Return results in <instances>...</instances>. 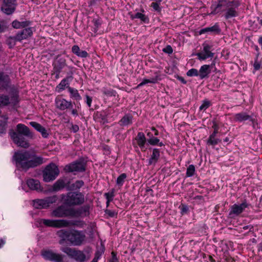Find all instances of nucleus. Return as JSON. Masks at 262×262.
<instances>
[{
  "label": "nucleus",
  "instance_id": "31",
  "mask_svg": "<svg viewBox=\"0 0 262 262\" xmlns=\"http://www.w3.org/2000/svg\"><path fill=\"white\" fill-rule=\"evenodd\" d=\"M130 18L132 19H134L135 18L139 19L142 22L145 24H148L149 21L148 17L140 12H137L134 15H130Z\"/></svg>",
  "mask_w": 262,
  "mask_h": 262
},
{
  "label": "nucleus",
  "instance_id": "8",
  "mask_svg": "<svg viewBox=\"0 0 262 262\" xmlns=\"http://www.w3.org/2000/svg\"><path fill=\"white\" fill-rule=\"evenodd\" d=\"M58 201V196L53 195L46 198L44 199H37L34 200L33 206L36 209H46L51 204L55 203Z\"/></svg>",
  "mask_w": 262,
  "mask_h": 262
},
{
  "label": "nucleus",
  "instance_id": "40",
  "mask_svg": "<svg viewBox=\"0 0 262 262\" xmlns=\"http://www.w3.org/2000/svg\"><path fill=\"white\" fill-rule=\"evenodd\" d=\"M74 105L75 108H73L69 111L73 116L77 117L79 116L78 111L81 108V104L80 103H74Z\"/></svg>",
  "mask_w": 262,
  "mask_h": 262
},
{
  "label": "nucleus",
  "instance_id": "53",
  "mask_svg": "<svg viewBox=\"0 0 262 262\" xmlns=\"http://www.w3.org/2000/svg\"><path fill=\"white\" fill-rule=\"evenodd\" d=\"M186 75L188 77L199 76V71L196 69L192 68L187 72Z\"/></svg>",
  "mask_w": 262,
  "mask_h": 262
},
{
  "label": "nucleus",
  "instance_id": "10",
  "mask_svg": "<svg viewBox=\"0 0 262 262\" xmlns=\"http://www.w3.org/2000/svg\"><path fill=\"white\" fill-rule=\"evenodd\" d=\"M60 205L51 212V215L56 217H63L66 215V195L64 194L58 196V201L56 202Z\"/></svg>",
  "mask_w": 262,
  "mask_h": 262
},
{
  "label": "nucleus",
  "instance_id": "54",
  "mask_svg": "<svg viewBox=\"0 0 262 262\" xmlns=\"http://www.w3.org/2000/svg\"><path fill=\"white\" fill-rule=\"evenodd\" d=\"M249 121L251 122L253 129L257 130L260 128L259 124L258 123L257 119L256 118H253L251 116V119H250Z\"/></svg>",
  "mask_w": 262,
  "mask_h": 262
},
{
  "label": "nucleus",
  "instance_id": "23",
  "mask_svg": "<svg viewBox=\"0 0 262 262\" xmlns=\"http://www.w3.org/2000/svg\"><path fill=\"white\" fill-rule=\"evenodd\" d=\"M199 71V76L201 79L208 78L211 73V69H209L208 64H204L201 67Z\"/></svg>",
  "mask_w": 262,
  "mask_h": 262
},
{
  "label": "nucleus",
  "instance_id": "33",
  "mask_svg": "<svg viewBox=\"0 0 262 262\" xmlns=\"http://www.w3.org/2000/svg\"><path fill=\"white\" fill-rule=\"evenodd\" d=\"M238 12L235 10V8L230 7L227 10L224 14V17L226 19H228L232 17H236L238 16Z\"/></svg>",
  "mask_w": 262,
  "mask_h": 262
},
{
  "label": "nucleus",
  "instance_id": "64",
  "mask_svg": "<svg viewBox=\"0 0 262 262\" xmlns=\"http://www.w3.org/2000/svg\"><path fill=\"white\" fill-rule=\"evenodd\" d=\"M244 230L249 229V231L246 234H248L249 233H254V226L251 225H246L243 227Z\"/></svg>",
  "mask_w": 262,
  "mask_h": 262
},
{
  "label": "nucleus",
  "instance_id": "29",
  "mask_svg": "<svg viewBox=\"0 0 262 262\" xmlns=\"http://www.w3.org/2000/svg\"><path fill=\"white\" fill-rule=\"evenodd\" d=\"M27 184L30 189L38 190L40 189V184L38 180L34 179H30L27 180Z\"/></svg>",
  "mask_w": 262,
  "mask_h": 262
},
{
  "label": "nucleus",
  "instance_id": "37",
  "mask_svg": "<svg viewBox=\"0 0 262 262\" xmlns=\"http://www.w3.org/2000/svg\"><path fill=\"white\" fill-rule=\"evenodd\" d=\"M76 68L73 67H67V85H69L68 82L73 79V75L75 72Z\"/></svg>",
  "mask_w": 262,
  "mask_h": 262
},
{
  "label": "nucleus",
  "instance_id": "50",
  "mask_svg": "<svg viewBox=\"0 0 262 262\" xmlns=\"http://www.w3.org/2000/svg\"><path fill=\"white\" fill-rule=\"evenodd\" d=\"M92 23H93L94 26L93 31L95 33H96L98 30L99 27L101 25V23L100 20L98 18H94L92 20Z\"/></svg>",
  "mask_w": 262,
  "mask_h": 262
},
{
  "label": "nucleus",
  "instance_id": "58",
  "mask_svg": "<svg viewBox=\"0 0 262 262\" xmlns=\"http://www.w3.org/2000/svg\"><path fill=\"white\" fill-rule=\"evenodd\" d=\"M259 57H255L254 58V63L253 64V68L255 71L259 70L261 68V61H258Z\"/></svg>",
  "mask_w": 262,
  "mask_h": 262
},
{
  "label": "nucleus",
  "instance_id": "26",
  "mask_svg": "<svg viewBox=\"0 0 262 262\" xmlns=\"http://www.w3.org/2000/svg\"><path fill=\"white\" fill-rule=\"evenodd\" d=\"M251 116L248 115L245 112H242L239 113L235 114L234 116V120L237 122H243L251 119Z\"/></svg>",
  "mask_w": 262,
  "mask_h": 262
},
{
  "label": "nucleus",
  "instance_id": "63",
  "mask_svg": "<svg viewBox=\"0 0 262 262\" xmlns=\"http://www.w3.org/2000/svg\"><path fill=\"white\" fill-rule=\"evenodd\" d=\"M162 51L168 54H171L173 52V49L170 45H167L165 48L163 49Z\"/></svg>",
  "mask_w": 262,
  "mask_h": 262
},
{
  "label": "nucleus",
  "instance_id": "49",
  "mask_svg": "<svg viewBox=\"0 0 262 262\" xmlns=\"http://www.w3.org/2000/svg\"><path fill=\"white\" fill-rule=\"evenodd\" d=\"M66 226V220H55L54 227L55 228H61Z\"/></svg>",
  "mask_w": 262,
  "mask_h": 262
},
{
  "label": "nucleus",
  "instance_id": "36",
  "mask_svg": "<svg viewBox=\"0 0 262 262\" xmlns=\"http://www.w3.org/2000/svg\"><path fill=\"white\" fill-rule=\"evenodd\" d=\"M147 144L152 146H165V144L160 141V139L156 137L151 139H147Z\"/></svg>",
  "mask_w": 262,
  "mask_h": 262
},
{
  "label": "nucleus",
  "instance_id": "61",
  "mask_svg": "<svg viewBox=\"0 0 262 262\" xmlns=\"http://www.w3.org/2000/svg\"><path fill=\"white\" fill-rule=\"evenodd\" d=\"M105 214L107 215L110 217H114L115 216H117V212H115L114 210L106 209L104 211Z\"/></svg>",
  "mask_w": 262,
  "mask_h": 262
},
{
  "label": "nucleus",
  "instance_id": "44",
  "mask_svg": "<svg viewBox=\"0 0 262 262\" xmlns=\"http://www.w3.org/2000/svg\"><path fill=\"white\" fill-rule=\"evenodd\" d=\"M127 177V175L125 173H121L119 177L117 178L116 180V184L118 186H122L125 180Z\"/></svg>",
  "mask_w": 262,
  "mask_h": 262
},
{
  "label": "nucleus",
  "instance_id": "46",
  "mask_svg": "<svg viewBox=\"0 0 262 262\" xmlns=\"http://www.w3.org/2000/svg\"><path fill=\"white\" fill-rule=\"evenodd\" d=\"M241 5V2L239 0H233L232 1H227L226 6L227 7H232L234 8H237Z\"/></svg>",
  "mask_w": 262,
  "mask_h": 262
},
{
  "label": "nucleus",
  "instance_id": "12",
  "mask_svg": "<svg viewBox=\"0 0 262 262\" xmlns=\"http://www.w3.org/2000/svg\"><path fill=\"white\" fill-rule=\"evenodd\" d=\"M41 255L46 260L55 262H61L62 260V257L61 255L55 253L51 250H42Z\"/></svg>",
  "mask_w": 262,
  "mask_h": 262
},
{
  "label": "nucleus",
  "instance_id": "48",
  "mask_svg": "<svg viewBox=\"0 0 262 262\" xmlns=\"http://www.w3.org/2000/svg\"><path fill=\"white\" fill-rule=\"evenodd\" d=\"M115 189L112 188L109 192L105 193L104 196L105 197L106 200H108V201H112L115 196Z\"/></svg>",
  "mask_w": 262,
  "mask_h": 262
},
{
  "label": "nucleus",
  "instance_id": "2",
  "mask_svg": "<svg viewBox=\"0 0 262 262\" xmlns=\"http://www.w3.org/2000/svg\"><path fill=\"white\" fill-rule=\"evenodd\" d=\"M12 161L18 169L25 171L43 163V159L41 157H37L28 151L23 150L15 152L12 157Z\"/></svg>",
  "mask_w": 262,
  "mask_h": 262
},
{
  "label": "nucleus",
  "instance_id": "13",
  "mask_svg": "<svg viewBox=\"0 0 262 262\" xmlns=\"http://www.w3.org/2000/svg\"><path fill=\"white\" fill-rule=\"evenodd\" d=\"M16 0H4L2 10L7 15L12 14L16 8Z\"/></svg>",
  "mask_w": 262,
  "mask_h": 262
},
{
  "label": "nucleus",
  "instance_id": "3",
  "mask_svg": "<svg viewBox=\"0 0 262 262\" xmlns=\"http://www.w3.org/2000/svg\"><path fill=\"white\" fill-rule=\"evenodd\" d=\"M9 134L14 142L17 146L27 148L29 144L26 140L25 137L32 138L33 135L28 127L24 124L19 123L16 125V130H10Z\"/></svg>",
  "mask_w": 262,
  "mask_h": 262
},
{
  "label": "nucleus",
  "instance_id": "28",
  "mask_svg": "<svg viewBox=\"0 0 262 262\" xmlns=\"http://www.w3.org/2000/svg\"><path fill=\"white\" fill-rule=\"evenodd\" d=\"M9 83V76L4 73H0V89H6Z\"/></svg>",
  "mask_w": 262,
  "mask_h": 262
},
{
  "label": "nucleus",
  "instance_id": "62",
  "mask_svg": "<svg viewBox=\"0 0 262 262\" xmlns=\"http://www.w3.org/2000/svg\"><path fill=\"white\" fill-rule=\"evenodd\" d=\"M160 3L153 2L151 4V7L157 12H160L161 11V8L160 7Z\"/></svg>",
  "mask_w": 262,
  "mask_h": 262
},
{
  "label": "nucleus",
  "instance_id": "11",
  "mask_svg": "<svg viewBox=\"0 0 262 262\" xmlns=\"http://www.w3.org/2000/svg\"><path fill=\"white\" fill-rule=\"evenodd\" d=\"M250 204L245 200L241 204L238 205L234 204L230 207L229 213V217L233 218L235 216H238L241 214L246 208H248Z\"/></svg>",
  "mask_w": 262,
  "mask_h": 262
},
{
  "label": "nucleus",
  "instance_id": "16",
  "mask_svg": "<svg viewBox=\"0 0 262 262\" xmlns=\"http://www.w3.org/2000/svg\"><path fill=\"white\" fill-rule=\"evenodd\" d=\"M227 0H218L217 2H214L211 5L210 9L212 10L210 12V15H215L219 13L222 12L223 10L222 7L226 6V4Z\"/></svg>",
  "mask_w": 262,
  "mask_h": 262
},
{
  "label": "nucleus",
  "instance_id": "5",
  "mask_svg": "<svg viewBox=\"0 0 262 262\" xmlns=\"http://www.w3.org/2000/svg\"><path fill=\"white\" fill-rule=\"evenodd\" d=\"M88 162L87 157H80L78 159L67 164V173H72L76 175L84 172L86 170Z\"/></svg>",
  "mask_w": 262,
  "mask_h": 262
},
{
  "label": "nucleus",
  "instance_id": "59",
  "mask_svg": "<svg viewBox=\"0 0 262 262\" xmlns=\"http://www.w3.org/2000/svg\"><path fill=\"white\" fill-rule=\"evenodd\" d=\"M215 140L216 138L215 137H213V138L212 137H209L208 139L206 141L207 145L212 146L216 145V142Z\"/></svg>",
  "mask_w": 262,
  "mask_h": 262
},
{
  "label": "nucleus",
  "instance_id": "14",
  "mask_svg": "<svg viewBox=\"0 0 262 262\" xmlns=\"http://www.w3.org/2000/svg\"><path fill=\"white\" fill-rule=\"evenodd\" d=\"M33 35L32 28L28 27L25 28L17 32L15 35V38L17 41L20 42L23 40L27 39L28 38L31 37Z\"/></svg>",
  "mask_w": 262,
  "mask_h": 262
},
{
  "label": "nucleus",
  "instance_id": "6",
  "mask_svg": "<svg viewBox=\"0 0 262 262\" xmlns=\"http://www.w3.org/2000/svg\"><path fill=\"white\" fill-rule=\"evenodd\" d=\"M85 238L82 231L73 228H67V243L73 246H80Z\"/></svg>",
  "mask_w": 262,
  "mask_h": 262
},
{
  "label": "nucleus",
  "instance_id": "45",
  "mask_svg": "<svg viewBox=\"0 0 262 262\" xmlns=\"http://www.w3.org/2000/svg\"><path fill=\"white\" fill-rule=\"evenodd\" d=\"M195 171V168L194 165L192 164L189 165L187 168L186 177L188 178L192 177L194 174Z\"/></svg>",
  "mask_w": 262,
  "mask_h": 262
},
{
  "label": "nucleus",
  "instance_id": "4",
  "mask_svg": "<svg viewBox=\"0 0 262 262\" xmlns=\"http://www.w3.org/2000/svg\"><path fill=\"white\" fill-rule=\"evenodd\" d=\"M92 248L88 246L85 248L83 251L76 250L69 247H67V255L77 262H86L91 258Z\"/></svg>",
  "mask_w": 262,
  "mask_h": 262
},
{
  "label": "nucleus",
  "instance_id": "1",
  "mask_svg": "<svg viewBox=\"0 0 262 262\" xmlns=\"http://www.w3.org/2000/svg\"><path fill=\"white\" fill-rule=\"evenodd\" d=\"M85 201L84 195L80 191L67 193V217L79 218L89 216L90 212L89 204L82 205Z\"/></svg>",
  "mask_w": 262,
  "mask_h": 262
},
{
  "label": "nucleus",
  "instance_id": "42",
  "mask_svg": "<svg viewBox=\"0 0 262 262\" xmlns=\"http://www.w3.org/2000/svg\"><path fill=\"white\" fill-rule=\"evenodd\" d=\"M57 235L60 238L59 244L62 245L66 241V230L61 229L57 232Z\"/></svg>",
  "mask_w": 262,
  "mask_h": 262
},
{
  "label": "nucleus",
  "instance_id": "34",
  "mask_svg": "<svg viewBox=\"0 0 262 262\" xmlns=\"http://www.w3.org/2000/svg\"><path fill=\"white\" fill-rule=\"evenodd\" d=\"M66 186V182L63 179H59L53 186V190L58 191L64 188Z\"/></svg>",
  "mask_w": 262,
  "mask_h": 262
},
{
  "label": "nucleus",
  "instance_id": "43",
  "mask_svg": "<svg viewBox=\"0 0 262 262\" xmlns=\"http://www.w3.org/2000/svg\"><path fill=\"white\" fill-rule=\"evenodd\" d=\"M103 94L108 97H116L117 96L118 97V95H117V92L113 89H104L103 91Z\"/></svg>",
  "mask_w": 262,
  "mask_h": 262
},
{
  "label": "nucleus",
  "instance_id": "17",
  "mask_svg": "<svg viewBox=\"0 0 262 262\" xmlns=\"http://www.w3.org/2000/svg\"><path fill=\"white\" fill-rule=\"evenodd\" d=\"M221 31L222 30L219 23H216L213 26L201 29L199 31V34L201 35L206 33H210L213 35H219L221 34Z\"/></svg>",
  "mask_w": 262,
  "mask_h": 262
},
{
  "label": "nucleus",
  "instance_id": "55",
  "mask_svg": "<svg viewBox=\"0 0 262 262\" xmlns=\"http://www.w3.org/2000/svg\"><path fill=\"white\" fill-rule=\"evenodd\" d=\"M7 123L6 121H0V135L6 132Z\"/></svg>",
  "mask_w": 262,
  "mask_h": 262
},
{
  "label": "nucleus",
  "instance_id": "19",
  "mask_svg": "<svg viewBox=\"0 0 262 262\" xmlns=\"http://www.w3.org/2000/svg\"><path fill=\"white\" fill-rule=\"evenodd\" d=\"M84 185L83 180H76L74 183H71L69 181L67 182V190L70 191H79V189Z\"/></svg>",
  "mask_w": 262,
  "mask_h": 262
},
{
  "label": "nucleus",
  "instance_id": "52",
  "mask_svg": "<svg viewBox=\"0 0 262 262\" xmlns=\"http://www.w3.org/2000/svg\"><path fill=\"white\" fill-rule=\"evenodd\" d=\"M66 88V79H63L60 83L56 86V91L60 93L62 90H64Z\"/></svg>",
  "mask_w": 262,
  "mask_h": 262
},
{
  "label": "nucleus",
  "instance_id": "15",
  "mask_svg": "<svg viewBox=\"0 0 262 262\" xmlns=\"http://www.w3.org/2000/svg\"><path fill=\"white\" fill-rule=\"evenodd\" d=\"M108 113L107 111L102 110L101 111H97L94 114V119L96 121L99 122L100 124H104L108 122L107 116Z\"/></svg>",
  "mask_w": 262,
  "mask_h": 262
},
{
  "label": "nucleus",
  "instance_id": "47",
  "mask_svg": "<svg viewBox=\"0 0 262 262\" xmlns=\"http://www.w3.org/2000/svg\"><path fill=\"white\" fill-rule=\"evenodd\" d=\"M179 208L180 209V213L182 215L188 214L189 211L188 206L184 203H181L179 206Z\"/></svg>",
  "mask_w": 262,
  "mask_h": 262
},
{
  "label": "nucleus",
  "instance_id": "41",
  "mask_svg": "<svg viewBox=\"0 0 262 262\" xmlns=\"http://www.w3.org/2000/svg\"><path fill=\"white\" fill-rule=\"evenodd\" d=\"M10 103V99L8 96L0 95V106L7 105Z\"/></svg>",
  "mask_w": 262,
  "mask_h": 262
},
{
  "label": "nucleus",
  "instance_id": "30",
  "mask_svg": "<svg viewBox=\"0 0 262 262\" xmlns=\"http://www.w3.org/2000/svg\"><path fill=\"white\" fill-rule=\"evenodd\" d=\"M30 24L31 22L28 20L19 21L17 20H14L12 23V26L13 28L18 29L27 27L30 25Z\"/></svg>",
  "mask_w": 262,
  "mask_h": 262
},
{
  "label": "nucleus",
  "instance_id": "20",
  "mask_svg": "<svg viewBox=\"0 0 262 262\" xmlns=\"http://www.w3.org/2000/svg\"><path fill=\"white\" fill-rule=\"evenodd\" d=\"M67 91L68 92L69 97L72 100L76 101V103H80L79 101L81 100L82 97L76 89L67 85Z\"/></svg>",
  "mask_w": 262,
  "mask_h": 262
},
{
  "label": "nucleus",
  "instance_id": "21",
  "mask_svg": "<svg viewBox=\"0 0 262 262\" xmlns=\"http://www.w3.org/2000/svg\"><path fill=\"white\" fill-rule=\"evenodd\" d=\"M149 150H152V154L148 160V165H151L152 164H156L158 161L160 157V151L159 148L149 147Z\"/></svg>",
  "mask_w": 262,
  "mask_h": 262
},
{
  "label": "nucleus",
  "instance_id": "51",
  "mask_svg": "<svg viewBox=\"0 0 262 262\" xmlns=\"http://www.w3.org/2000/svg\"><path fill=\"white\" fill-rule=\"evenodd\" d=\"M7 43L9 46L10 48H12L15 45V42L17 41V40L15 38V36H9L7 40Z\"/></svg>",
  "mask_w": 262,
  "mask_h": 262
},
{
  "label": "nucleus",
  "instance_id": "38",
  "mask_svg": "<svg viewBox=\"0 0 262 262\" xmlns=\"http://www.w3.org/2000/svg\"><path fill=\"white\" fill-rule=\"evenodd\" d=\"M55 220H49L40 219L37 221L38 223L40 225H43L46 227H53Z\"/></svg>",
  "mask_w": 262,
  "mask_h": 262
},
{
  "label": "nucleus",
  "instance_id": "7",
  "mask_svg": "<svg viewBox=\"0 0 262 262\" xmlns=\"http://www.w3.org/2000/svg\"><path fill=\"white\" fill-rule=\"evenodd\" d=\"M59 173L58 167L54 163L47 165L43 171V181L50 182L54 180Z\"/></svg>",
  "mask_w": 262,
  "mask_h": 262
},
{
  "label": "nucleus",
  "instance_id": "39",
  "mask_svg": "<svg viewBox=\"0 0 262 262\" xmlns=\"http://www.w3.org/2000/svg\"><path fill=\"white\" fill-rule=\"evenodd\" d=\"M211 102L208 99H205L202 102V104L200 105L199 107V110L200 111H206L207 108H208L211 105Z\"/></svg>",
  "mask_w": 262,
  "mask_h": 262
},
{
  "label": "nucleus",
  "instance_id": "22",
  "mask_svg": "<svg viewBox=\"0 0 262 262\" xmlns=\"http://www.w3.org/2000/svg\"><path fill=\"white\" fill-rule=\"evenodd\" d=\"M133 116L131 114H125L118 123L121 127L127 126L133 124Z\"/></svg>",
  "mask_w": 262,
  "mask_h": 262
},
{
  "label": "nucleus",
  "instance_id": "35",
  "mask_svg": "<svg viewBox=\"0 0 262 262\" xmlns=\"http://www.w3.org/2000/svg\"><path fill=\"white\" fill-rule=\"evenodd\" d=\"M56 107L61 110H64L66 109V100L61 96H57L55 100Z\"/></svg>",
  "mask_w": 262,
  "mask_h": 262
},
{
  "label": "nucleus",
  "instance_id": "27",
  "mask_svg": "<svg viewBox=\"0 0 262 262\" xmlns=\"http://www.w3.org/2000/svg\"><path fill=\"white\" fill-rule=\"evenodd\" d=\"M72 52L73 53L79 57L86 58L89 56V54L86 51L81 50L77 45H74L72 47Z\"/></svg>",
  "mask_w": 262,
  "mask_h": 262
},
{
  "label": "nucleus",
  "instance_id": "57",
  "mask_svg": "<svg viewBox=\"0 0 262 262\" xmlns=\"http://www.w3.org/2000/svg\"><path fill=\"white\" fill-rule=\"evenodd\" d=\"M67 123H68L71 125V127H69V128L71 132L76 133L78 132V130L79 129V127L78 125H77L76 124H73L72 122L70 123L69 122V120L67 121Z\"/></svg>",
  "mask_w": 262,
  "mask_h": 262
},
{
  "label": "nucleus",
  "instance_id": "9",
  "mask_svg": "<svg viewBox=\"0 0 262 262\" xmlns=\"http://www.w3.org/2000/svg\"><path fill=\"white\" fill-rule=\"evenodd\" d=\"M203 51L202 52L193 54L192 55L198 56L200 60H205L209 58H212L214 53L212 51L213 50V45L209 44L206 41L202 44Z\"/></svg>",
  "mask_w": 262,
  "mask_h": 262
},
{
  "label": "nucleus",
  "instance_id": "18",
  "mask_svg": "<svg viewBox=\"0 0 262 262\" xmlns=\"http://www.w3.org/2000/svg\"><path fill=\"white\" fill-rule=\"evenodd\" d=\"M134 140L142 151H145L147 149L145 144L146 142H147V139L146 138L144 133L138 132Z\"/></svg>",
  "mask_w": 262,
  "mask_h": 262
},
{
  "label": "nucleus",
  "instance_id": "32",
  "mask_svg": "<svg viewBox=\"0 0 262 262\" xmlns=\"http://www.w3.org/2000/svg\"><path fill=\"white\" fill-rule=\"evenodd\" d=\"M105 248L104 245L102 244H101V247L96 251L94 255V257L91 262H98V260L101 258L102 254L104 253Z\"/></svg>",
  "mask_w": 262,
  "mask_h": 262
},
{
  "label": "nucleus",
  "instance_id": "60",
  "mask_svg": "<svg viewBox=\"0 0 262 262\" xmlns=\"http://www.w3.org/2000/svg\"><path fill=\"white\" fill-rule=\"evenodd\" d=\"M156 76L148 79L150 83H156L158 81H160L161 80V75L160 74L156 73Z\"/></svg>",
  "mask_w": 262,
  "mask_h": 262
},
{
  "label": "nucleus",
  "instance_id": "56",
  "mask_svg": "<svg viewBox=\"0 0 262 262\" xmlns=\"http://www.w3.org/2000/svg\"><path fill=\"white\" fill-rule=\"evenodd\" d=\"M119 258L117 257V253L113 251L111 252V257L108 259V262H119Z\"/></svg>",
  "mask_w": 262,
  "mask_h": 262
},
{
  "label": "nucleus",
  "instance_id": "24",
  "mask_svg": "<svg viewBox=\"0 0 262 262\" xmlns=\"http://www.w3.org/2000/svg\"><path fill=\"white\" fill-rule=\"evenodd\" d=\"M85 225V223L84 221L81 220H67V228H71L70 227H78L82 228Z\"/></svg>",
  "mask_w": 262,
  "mask_h": 262
},
{
  "label": "nucleus",
  "instance_id": "25",
  "mask_svg": "<svg viewBox=\"0 0 262 262\" xmlns=\"http://www.w3.org/2000/svg\"><path fill=\"white\" fill-rule=\"evenodd\" d=\"M29 123L31 126L34 127L38 132H40L43 138H46L48 137L49 134L47 133L46 129L41 124L34 121L30 122Z\"/></svg>",
  "mask_w": 262,
  "mask_h": 262
}]
</instances>
